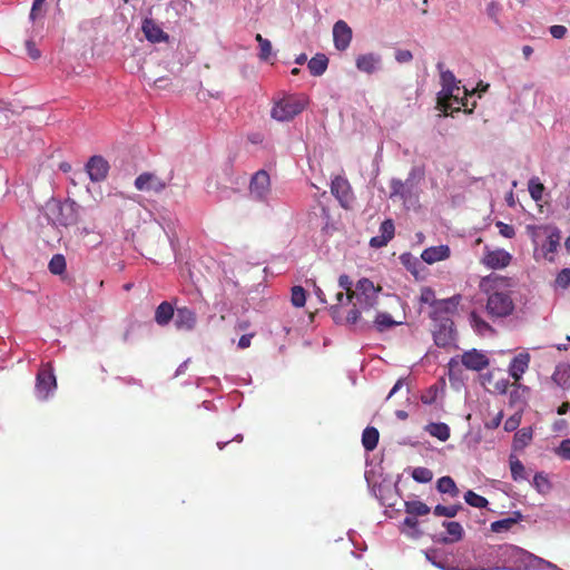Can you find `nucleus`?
<instances>
[{
	"label": "nucleus",
	"instance_id": "obj_7",
	"mask_svg": "<svg viewBox=\"0 0 570 570\" xmlns=\"http://www.w3.org/2000/svg\"><path fill=\"white\" fill-rule=\"evenodd\" d=\"M512 255L502 248L484 247L481 263L490 269H502L510 265Z\"/></svg>",
	"mask_w": 570,
	"mask_h": 570
},
{
	"label": "nucleus",
	"instance_id": "obj_38",
	"mask_svg": "<svg viewBox=\"0 0 570 570\" xmlns=\"http://www.w3.org/2000/svg\"><path fill=\"white\" fill-rule=\"evenodd\" d=\"M49 271L55 275H61L66 271V259L61 254H56L49 262Z\"/></svg>",
	"mask_w": 570,
	"mask_h": 570
},
{
	"label": "nucleus",
	"instance_id": "obj_16",
	"mask_svg": "<svg viewBox=\"0 0 570 570\" xmlns=\"http://www.w3.org/2000/svg\"><path fill=\"white\" fill-rule=\"evenodd\" d=\"M333 39H334V46L337 50L344 51L347 49V47L350 46L351 40H352V29L348 27V24L345 21L338 20L334 24Z\"/></svg>",
	"mask_w": 570,
	"mask_h": 570
},
{
	"label": "nucleus",
	"instance_id": "obj_20",
	"mask_svg": "<svg viewBox=\"0 0 570 570\" xmlns=\"http://www.w3.org/2000/svg\"><path fill=\"white\" fill-rule=\"evenodd\" d=\"M531 356L529 353H519L510 363L509 376L519 382L522 374L528 370Z\"/></svg>",
	"mask_w": 570,
	"mask_h": 570
},
{
	"label": "nucleus",
	"instance_id": "obj_61",
	"mask_svg": "<svg viewBox=\"0 0 570 570\" xmlns=\"http://www.w3.org/2000/svg\"><path fill=\"white\" fill-rule=\"evenodd\" d=\"M518 424H519V422L517 420H514L513 417H510L509 420L505 421L504 429L507 431H513L518 426Z\"/></svg>",
	"mask_w": 570,
	"mask_h": 570
},
{
	"label": "nucleus",
	"instance_id": "obj_51",
	"mask_svg": "<svg viewBox=\"0 0 570 570\" xmlns=\"http://www.w3.org/2000/svg\"><path fill=\"white\" fill-rule=\"evenodd\" d=\"M497 227L499 228V234L505 238H512L515 235L514 228L511 225L498 222Z\"/></svg>",
	"mask_w": 570,
	"mask_h": 570
},
{
	"label": "nucleus",
	"instance_id": "obj_52",
	"mask_svg": "<svg viewBox=\"0 0 570 570\" xmlns=\"http://www.w3.org/2000/svg\"><path fill=\"white\" fill-rule=\"evenodd\" d=\"M413 59V55L410 50L399 49L395 52V60L400 63L410 62Z\"/></svg>",
	"mask_w": 570,
	"mask_h": 570
},
{
	"label": "nucleus",
	"instance_id": "obj_14",
	"mask_svg": "<svg viewBox=\"0 0 570 570\" xmlns=\"http://www.w3.org/2000/svg\"><path fill=\"white\" fill-rule=\"evenodd\" d=\"M485 387L495 393L504 394L510 385L509 379L504 377L502 370H492L483 379Z\"/></svg>",
	"mask_w": 570,
	"mask_h": 570
},
{
	"label": "nucleus",
	"instance_id": "obj_46",
	"mask_svg": "<svg viewBox=\"0 0 570 570\" xmlns=\"http://www.w3.org/2000/svg\"><path fill=\"white\" fill-rule=\"evenodd\" d=\"M554 453L562 460L570 461V439L561 441Z\"/></svg>",
	"mask_w": 570,
	"mask_h": 570
},
{
	"label": "nucleus",
	"instance_id": "obj_59",
	"mask_svg": "<svg viewBox=\"0 0 570 570\" xmlns=\"http://www.w3.org/2000/svg\"><path fill=\"white\" fill-rule=\"evenodd\" d=\"M254 334H245L243 336H240L239 341H238V347L244 350V348H247L250 346V343H252V338H253Z\"/></svg>",
	"mask_w": 570,
	"mask_h": 570
},
{
	"label": "nucleus",
	"instance_id": "obj_49",
	"mask_svg": "<svg viewBox=\"0 0 570 570\" xmlns=\"http://www.w3.org/2000/svg\"><path fill=\"white\" fill-rule=\"evenodd\" d=\"M558 287L567 288L570 285V268H563L556 278Z\"/></svg>",
	"mask_w": 570,
	"mask_h": 570
},
{
	"label": "nucleus",
	"instance_id": "obj_1",
	"mask_svg": "<svg viewBox=\"0 0 570 570\" xmlns=\"http://www.w3.org/2000/svg\"><path fill=\"white\" fill-rule=\"evenodd\" d=\"M510 286V279L497 274H490L480 281L481 292L488 295L487 312L491 317L509 316L514 304L508 292L502 288Z\"/></svg>",
	"mask_w": 570,
	"mask_h": 570
},
{
	"label": "nucleus",
	"instance_id": "obj_55",
	"mask_svg": "<svg viewBox=\"0 0 570 570\" xmlns=\"http://www.w3.org/2000/svg\"><path fill=\"white\" fill-rule=\"evenodd\" d=\"M338 285H340L341 289H344L346 292V296L351 295L353 293L352 282L347 275L340 276Z\"/></svg>",
	"mask_w": 570,
	"mask_h": 570
},
{
	"label": "nucleus",
	"instance_id": "obj_10",
	"mask_svg": "<svg viewBox=\"0 0 570 570\" xmlns=\"http://www.w3.org/2000/svg\"><path fill=\"white\" fill-rule=\"evenodd\" d=\"M109 164L102 156H92L86 164V171L91 181L99 183L107 178Z\"/></svg>",
	"mask_w": 570,
	"mask_h": 570
},
{
	"label": "nucleus",
	"instance_id": "obj_9",
	"mask_svg": "<svg viewBox=\"0 0 570 570\" xmlns=\"http://www.w3.org/2000/svg\"><path fill=\"white\" fill-rule=\"evenodd\" d=\"M271 191V178L267 171L258 170L252 177L249 184V193L250 195L259 200H263L267 197Z\"/></svg>",
	"mask_w": 570,
	"mask_h": 570
},
{
	"label": "nucleus",
	"instance_id": "obj_58",
	"mask_svg": "<svg viewBox=\"0 0 570 570\" xmlns=\"http://www.w3.org/2000/svg\"><path fill=\"white\" fill-rule=\"evenodd\" d=\"M389 242L390 240H387L385 237L379 235L371 238L370 245L374 248H380L385 246Z\"/></svg>",
	"mask_w": 570,
	"mask_h": 570
},
{
	"label": "nucleus",
	"instance_id": "obj_24",
	"mask_svg": "<svg viewBox=\"0 0 570 570\" xmlns=\"http://www.w3.org/2000/svg\"><path fill=\"white\" fill-rule=\"evenodd\" d=\"M401 532L411 539H419L423 534L417 519L409 514L401 524Z\"/></svg>",
	"mask_w": 570,
	"mask_h": 570
},
{
	"label": "nucleus",
	"instance_id": "obj_23",
	"mask_svg": "<svg viewBox=\"0 0 570 570\" xmlns=\"http://www.w3.org/2000/svg\"><path fill=\"white\" fill-rule=\"evenodd\" d=\"M175 316V309L169 302L160 303L155 312V322L160 325H167Z\"/></svg>",
	"mask_w": 570,
	"mask_h": 570
},
{
	"label": "nucleus",
	"instance_id": "obj_63",
	"mask_svg": "<svg viewBox=\"0 0 570 570\" xmlns=\"http://www.w3.org/2000/svg\"><path fill=\"white\" fill-rule=\"evenodd\" d=\"M487 11L489 17L497 21L498 7L493 2L488 6Z\"/></svg>",
	"mask_w": 570,
	"mask_h": 570
},
{
	"label": "nucleus",
	"instance_id": "obj_64",
	"mask_svg": "<svg viewBox=\"0 0 570 570\" xmlns=\"http://www.w3.org/2000/svg\"><path fill=\"white\" fill-rule=\"evenodd\" d=\"M568 411H570L569 409V402H563L557 410V413L559 415H563L566 414Z\"/></svg>",
	"mask_w": 570,
	"mask_h": 570
},
{
	"label": "nucleus",
	"instance_id": "obj_48",
	"mask_svg": "<svg viewBox=\"0 0 570 570\" xmlns=\"http://www.w3.org/2000/svg\"><path fill=\"white\" fill-rule=\"evenodd\" d=\"M438 392H439V389L436 385H432L428 389L426 392H424L422 395H421V401L422 403L424 404H432L435 402L436 397H438Z\"/></svg>",
	"mask_w": 570,
	"mask_h": 570
},
{
	"label": "nucleus",
	"instance_id": "obj_44",
	"mask_svg": "<svg viewBox=\"0 0 570 570\" xmlns=\"http://www.w3.org/2000/svg\"><path fill=\"white\" fill-rule=\"evenodd\" d=\"M412 478L420 483H428L432 480L433 473L428 468L419 466L413 470Z\"/></svg>",
	"mask_w": 570,
	"mask_h": 570
},
{
	"label": "nucleus",
	"instance_id": "obj_57",
	"mask_svg": "<svg viewBox=\"0 0 570 570\" xmlns=\"http://www.w3.org/2000/svg\"><path fill=\"white\" fill-rule=\"evenodd\" d=\"M549 489H550V484H549L548 480L544 476H542L541 474L537 473V491L546 492Z\"/></svg>",
	"mask_w": 570,
	"mask_h": 570
},
{
	"label": "nucleus",
	"instance_id": "obj_62",
	"mask_svg": "<svg viewBox=\"0 0 570 570\" xmlns=\"http://www.w3.org/2000/svg\"><path fill=\"white\" fill-rule=\"evenodd\" d=\"M404 380L399 379L392 390L390 391L387 399L392 397L402 386H403Z\"/></svg>",
	"mask_w": 570,
	"mask_h": 570
},
{
	"label": "nucleus",
	"instance_id": "obj_2",
	"mask_svg": "<svg viewBox=\"0 0 570 570\" xmlns=\"http://www.w3.org/2000/svg\"><path fill=\"white\" fill-rule=\"evenodd\" d=\"M380 286H374L368 278H362L357 282L355 289L347 295L346 302H353L352 308L345 315L346 324H356L361 321L363 313H370L377 306Z\"/></svg>",
	"mask_w": 570,
	"mask_h": 570
},
{
	"label": "nucleus",
	"instance_id": "obj_37",
	"mask_svg": "<svg viewBox=\"0 0 570 570\" xmlns=\"http://www.w3.org/2000/svg\"><path fill=\"white\" fill-rule=\"evenodd\" d=\"M374 325L377 328V331L383 332L387 328L397 325V322H395L392 318V316L387 313H377L374 318Z\"/></svg>",
	"mask_w": 570,
	"mask_h": 570
},
{
	"label": "nucleus",
	"instance_id": "obj_27",
	"mask_svg": "<svg viewBox=\"0 0 570 570\" xmlns=\"http://www.w3.org/2000/svg\"><path fill=\"white\" fill-rule=\"evenodd\" d=\"M561 234L558 228H552L548 235V244L543 246L544 249V257L552 262L553 256H550L549 254H553L558 246L560 245Z\"/></svg>",
	"mask_w": 570,
	"mask_h": 570
},
{
	"label": "nucleus",
	"instance_id": "obj_19",
	"mask_svg": "<svg viewBox=\"0 0 570 570\" xmlns=\"http://www.w3.org/2000/svg\"><path fill=\"white\" fill-rule=\"evenodd\" d=\"M450 255H451L450 247L448 245H440V246H431L429 248H425L421 254V258L426 264L432 265L436 262L448 259L450 257Z\"/></svg>",
	"mask_w": 570,
	"mask_h": 570
},
{
	"label": "nucleus",
	"instance_id": "obj_12",
	"mask_svg": "<svg viewBox=\"0 0 570 570\" xmlns=\"http://www.w3.org/2000/svg\"><path fill=\"white\" fill-rule=\"evenodd\" d=\"M461 296L456 295L446 299H440L435 303L434 308L431 312L433 321H441L442 318L450 317L453 315L460 304Z\"/></svg>",
	"mask_w": 570,
	"mask_h": 570
},
{
	"label": "nucleus",
	"instance_id": "obj_43",
	"mask_svg": "<svg viewBox=\"0 0 570 570\" xmlns=\"http://www.w3.org/2000/svg\"><path fill=\"white\" fill-rule=\"evenodd\" d=\"M462 507L461 505H450V507H445V505H442V504H438L435 508H434V514L438 515V517H446V518H454L459 510L461 509Z\"/></svg>",
	"mask_w": 570,
	"mask_h": 570
},
{
	"label": "nucleus",
	"instance_id": "obj_36",
	"mask_svg": "<svg viewBox=\"0 0 570 570\" xmlns=\"http://www.w3.org/2000/svg\"><path fill=\"white\" fill-rule=\"evenodd\" d=\"M255 40L258 42L259 46V59L263 61H269L273 55L271 41L266 38H263L261 33H257L255 36Z\"/></svg>",
	"mask_w": 570,
	"mask_h": 570
},
{
	"label": "nucleus",
	"instance_id": "obj_26",
	"mask_svg": "<svg viewBox=\"0 0 570 570\" xmlns=\"http://www.w3.org/2000/svg\"><path fill=\"white\" fill-rule=\"evenodd\" d=\"M327 65H328L327 57L323 53H317L308 61L307 67H308L309 72L313 76L317 77V76H322L326 71Z\"/></svg>",
	"mask_w": 570,
	"mask_h": 570
},
{
	"label": "nucleus",
	"instance_id": "obj_47",
	"mask_svg": "<svg viewBox=\"0 0 570 570\" xmlns=\"http://www.w3.org/2000/svg\"><path fill=\"white\" fill-rule=\"evenodd\" d=\"M394 223L392 219L384 220L380 226L381 236L385 237L387 240H391L394 237Z\"/></svg>",
	"mask_w": 570,
	"mask_h": 570
},
{
	"label": "nucleus",
	"instance_id": "obj_4",
	"mask_svg": "<svg viewBox=\"0 0 570 570\" xmlns=\"http://www.w3.org/2000/svg\"><path fill=\"white\" fill-rule=\"evenodd\" d=\"M307 102L303 95H288L275 102L271 115L277 121H289L306 108Z\"/></svg>",
	"mask_w": 570,
	"mask_h": 570
},
{
	"label": "nucleus",
	"instance_id": "obj_60",
	"mask_svg": "<svg viewBox=\"0 0 570 570\" xmlns=\"http://www.w3.org/2000/svg\"><path fill=\"white\" fill-rule=\"evenodd\" d=\"M46 2V0H35L32 3V8L30 11V18L35 20L37 18L38 11L42 7V4Z\"/></svg>",
	"mask_w": 570,
	"mask_h": 570
},
{
	"label": "nucleus",
	"instance_id": "obj_6",
	"mask_svg": "<svg viewBox=\"0 0 570 570\" xmlns=\"http://www.w3.org/2000/svg\"><path fill=\"white\" fill-rule=\"evenodd\" d=\"M53 223L60 226H72L79 219V205L75 200L58 203L52 207Z\"/></svg>",
	"mask_w": 570,
	"mask_h": 570
},
{
	"label": "nucleus",
	"instance_id": "obj_11",
	"mask_svg": "<svg viewBox=\"0 0 570 570\" xmlns=\"http://www.w3.org/2000/svg\"><path fill=\"white\" fill-rule=\"evenodd\" d=\"M57 387L56 376L51 371L40 370L37 374L36 393L41 400H46Z\"/></svg>",
	"mask_w": 570,
	"mask_h": 570
},
{
	"label": "nucleus",
	"instance_id": "obj_21",
	"mask_svg": "<svg viewBox=\"0 0 570 570\" xmlns=\"http://www.w3.org/2000/svg\"><path fill=\"white\" fill-rule=\"evenodd\" d=\"M141 29L150 42H161L168 39L167 33L153 19H145Z\"/></svg>",
	"mask_w": 570,
	"mask_h": 570
},
{
	"label": "nucleus",
	"instance_id": "obj_40",
	"mask_svg": "<svg viewBox=\"0 0 570 570\" xmlns=\"http://www.w3.org/2000/svg\"><path fill=\"white\" fill-rule=\"evenodd\" d=\"M531 440H532V429L531 428L521 429L520 431H518L515 433L514 448L515 449L522 448V446L527 445Z\"/></svg>",
	"mask_w": 570,
	"mask_h": 570
},
{
	"label": "nucleus",
	"instance_id": "obj_31",
	"mask_svg": "<svg viewBox=\"0 0 570 570\" xmlns=\"http://www.w3.org/2000/svg\"><path fill=\"white\" fill-rule=\"evenodd\" d=\"M519 520H520V514L517 513L515 517H509V518L492 522L490 525V529L492 532H495V533L508 532L512 529L513 525H515L518 523Z\"/></svg>",
	"mask_w": 570,
	"mask_h": 570
},
{
	"label": "nucleus",
	"instance_id": "obj_53",
	"mask_svg": "<svg viewBox=\"0 0 570 570\" xmlns=\"http://www.w3.org/2000/svg\"><path fill=\"white\" fill-rule=\"evenodd\" d=\"M26 49H27V52L29 55V57L33 60H37L40 58L41 56V52L40 50L36 47V43L35 41L32 40H27L26 41Z\"/></svg>",
	"mask_w": 570,
	"mask_h": 570
},
{
	"label": "nucleus",
	"instance_id": "obj_50",
	"mask_svg": "<svg viewBox=\"0 0 570 570\" xmlns=\"http://www.w3.org/2000/svg\"><path fill=\"white\" fill-rule=\"evenodd\" d=\"M421 301L423 303L430 304L432 306V309H433L434 306H435V303H438L439 299H435L434 291L429 288V287H426V288L422 289Z\"/></svg>",
	"mask_w": 570,
	"mask_h": 570
},
{
	"label": "nucleus",
	"instance_id": "obj_42",
	"mask_svg": "<svg viewBox=\"0 0 570 570\" xmlns=\"http://www.w3.org/2000/svg\"><path fill=\"white\" fill-rule=\"evenodd\" d=\"M510 470H511V475L514 481L524 479V465L522 464V462L520 460L511 456L510 458Z\"/></svg>",
	"mask_w": 570,
	"mask_h": 570
},
{
	"label": "nucleus",
	"instance_id": "obj_3",
	"mask_svg": "<svg viewBox=\"0 0 570 570\" xmlns=\"http://www.w3.org/2000/svg\"><path fill=\"white\" fill-rule=\"evenodd\" d=\"M443 65L439 63L438 68L440 69L441 83H442V92L438 97V106L442 110L444 116L452 115L454 111H460L461 108H452L451 101H455L463 107H468V95L469 90L463 88V97H460L461 88L459 86V81H456L455 76L450 70H443Z\"/></svg>",
	"mask_w": 570,
	"mask_h": 570
},
{
	"label": "nucleus",
	"instance_id": "obj_18",
	"mask_svg": "<svg viewBox=\"0 0 570 570\" xmlns=\"http://www.w3.org/2000/svg\"><path fill=\"white\" fill-rule=\"evenodd\" d=\"M174 317L178 330L191 331L197 322L196 313L186 306L178 307Z\"/></svg>",
	"mask_w": 570,
	"mask_h": 570
},
{
	"label": "nucleus",
	"instance_id": "obj_29",
	"mask_svg": "<svg viewBox=\"0 0 570 570\" xmlns=\"http://www.w3.org/2000/svg\"><path fill=\"white\" fill-rule=\"evenodd\" d=\"M469 320L471 326L479 335L485 336L487 334H492L494 332L489 323H487L476 312H471Z\"/></svg>",
	"mask_w": 570,
	"mask_h": 570
},
{
	"label": "nucleus",
	"instance_id": "obj_41",
	"mask_svg": "<svg viewBox=\"0 0 570 570\" xmlns=\"http://www.w3.org/2000/svg\"><path fill=\"white\" fill-rule=\"evenodd\" d=\"M292 304L295 307H303L306 303V292L302 286H294L291 295Z\"/></svg>",
	"mask_w": 570,
	"mask_h": 570
},
{
	"label": "nucleus",
	"instance_id": "obj_17",
	"mask_svg": "<svg viewBox=\"0 0 570 570\" xmlns=\"http://www.w3.org/2000/svg\"><path fill=\"white\" fill-rule=\"evenodd\" d=\"M382 58L379 53L368 52L358 55L355 59V66L361 72L372 75L381 68Z\"/></svg>",
	"mask_w": 570,
	"mask_h": 570
},
{
	"label": "nucleus",
	"instance_id": "obj_22",
	"mask_svg": "<svg viewBox=\"0 0 570 570\" xmlns=\"http://www.w3.org/2000/svg\"><path fill=\"white\" fill-rule=\"evenodd\" d=\"M552 381L562 390L570 389V364L560 363L551 376Z\"/></svg>",
	"mask_w": 570,
	"mask_h": 570
},
{
	"label": "nucleus",
	"instance_id": "obj_32",
	"mask_svg": "<svg viewBox=\"0 0 570 570\" xmlns=\"http://www.w3.org/2000/svg\"><path fill=\"white\" fill-rule=\"evenodd\" d=\"M344 298L346 299V292L344 293V289H341L340 292L336 293L337 304L331 306L332 317L336 324L345 323V316L342 313V305L344 303Z\"/></svg>",
	"mask_w": 570,
	"mask_h": 570
},
{
	"label": "nucleus",
	"instance_id": "obj_30",
	"mask_svg": "<svg viewBox=\"0 0 570 570\" xmlns=\"http://www.w3.org/2000/svg\"><path fill=\"white\" fill-rule=\"evenodd\" d=\"M379 431L373 426H367L362 434V444L366 451H373L379 443Z\"/></svg>",
	"mask_w": 570,
	"mask_h": 570
},
{
	"label": "nucleus",
	"instance_id": "obj_25",
	"mask_svg": "<svg viewBox=\"0 0 570 570\" xmlns=\"http://www.w3.org/2000/svg\"><path fill=\"white\" fill-rule=\"evenodd\" d=\"M443 527L446 529V533L449 537L443 538L442 542L444 543H454L460 541L463 538V528L456 521H444Z\"/></svg>",
	"mask_w": 570,
	"mask_h": 570
},
{
	"label": "nucleus",
	"instance_id": "obj_45",
	"mask_svg": "<svg viewBox=\"0 0 570 570\" xmlns=\"http://www.w3.org/2000/svg\"><path fill=\"white\" fill-rule=\"evenodd\" d=\"M401 263L414 275L417 274L416 266L420 265V262L416 257H414L411 253H404L400 256Z\"/></svg>",
	"mask_w": 570,
	"mask_h": 570
},
{
	"label": "nucleus",
	"instance_id": "obj_56",
	"mask_svg": "<svg viewBox=\"0 0 570 570\" xmlns=\"http://www.w3.org/2000/svg\"><path fill=\"white\" fill-rule=\"evenodd\" d=\"M537 570H559V568L549 561L537 557Z\"/></svg>",
	"mask_w": 570,
	"mask_h": 570
},
{
	"label": "nucleus",
	"instance_id": "obj_5",
	"mask_svg": "<svg viewBox=\"0 0 570 570\" xmlns=\"http://www.w3.org/2000/svg\"><path fill=\"white\" fill-rule=\"evenodd\" d=\"M490 364L488 356L475 348L464 352L460 356L452 357L449 361V376L460 371V365H463L466 370L480 372L487 368Z\"/></svg>",
	"mask_w": 570,
	"mask_h": 570
},
{
	"label": "nucleus",
	"instance_id": "obj_8",
	"mask_svg": "<svg viewBox=\"0 0 570 570\" xmlns=\"http://www.w3.org/2000/svg\"><path fill=\"white\" fill-rule=\"evenodd\" d=\"M433 338L439 347H446L454 342V323L451 317L434 321Z\"/></svg>",
	"mask_w": 570,
	"mask_h": 570
},
{
	"label": "nucleus",
	"instance_id": "obj_33",
	"mask_svg": "<svg viewBox=\"0 0 570 570\" xmlns=\"http://www.w3.org/2000/svg\"><path fill=\"white\" fill-rule=\"evenodd\" d=\"M436 489L441 493L450 494L451 497H458L459 489L451 476H442L438 480Z\"/></svg>",
	"mask_w": 570,
	"mask_h": 570
},
{
	"label": "nucleus",
	"instance_id": "obj_35",
	"mask_svg": "<svg viewBox=\"0 0 570 570\" xmlns=\"http://www.w3.org/2000/svg\"><path fill=\"white\" fill-rule=\"evenodd\" d=\"M543 184L537 181V207L540 214H548L550 212V196L543 195Z\"/></svg>",
	"mask_w": 570,
	"mask_h": 570
},
{
	"label": "nucleus",
	"instance_id": "obj_39",
	"mask_svg": "<svg viewBox=\"0 0 570 570\" xmlns=\"http://www.w3.org/2000/svg\"><path fill=\"white\" fill-rule=\"evenodd\" d=\"M464 500L469 505L474 508H485L488 505V500L472 490L465 492Z\"/></svg>",
	"mask_w": 570,
	"mask_h": 570
},
{
	"label": "nucleus",
	"instance_id": "obj_28",
	"mask_svg": "<svg viewBox=\"0 0 570 570\" xmlns=\"http://www.w3.org/2000/svg\"><path fill=\"white\" fill-rule=\"evenodd\" d=\"M425 431L436 438L438 440L445 442L450 438V428L445 423H430L425 426Z\"/></svg>",
	"mask_w": 570,
	"mask_h": 570
},
{
	"label": "nucleus",
	"instance_id": "obj_13",
	"mask_svg": "<svg viewBox=\"0 0 570 570\" xmlns=\"http://www.w3.org/2000/svg\"><path fill=\"white\" fill-rule=\"evenodd\" d=\"M135 187L140 191L160 193L166 188V183L151 173H142L135 179Z\"/></svg>",
	"mask_w": 570,
	"mask_h": 570
},
{
	"label": "nucleus",
	"instance_id": "obj_34",
	"mask_svg": "<svg viewBox=\"0 0 570 570\" xmlns=\"http://www.w3.org/2000/svg\"><path fill=\"white\" fill-rule=\"evenodd\" d=\"M430 508L422 501H407L405 502V512L412 517L426 515L430 513Z\"/></svg>",
	"mask_w": 570,
	"mask_h": 570
},
{
	"label": "nucleus",
	"instance_id": "obj_15",
	"mask_svg": "<svg viewBox=\"0 0 570 570\" xmlns=\"http://www.w3.org/2000/svg\"><path fill=\"white\" fill-rule=\"evenodd\" d=\"M332 194L338 199L343 207H347L352 200V189L348 180L342 176H336L331 184Z\"/></svg>",
	"mask_w": 570,
	"mask_h": 570
},
{
	"label": "nucleus",
	"instance_id": "obj_54",
	"mask_svg": "<svg viewBox=\"0 0 570 570\" xmlns=\"http://www.w3.org/2000/svg\"><path fill=\"white\" fill-rule=\"evenodd\" d=\"M550 33L554 39H562L566 37L568 29L561 24H554L550 27Z\"/></svg>",
	"mask_w": 570,
	"mask_h": 570
}]
</instances>
